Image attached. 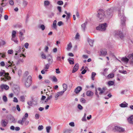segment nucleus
<instances>
[{
    "instance_id": "obj_1",
    "label": "nucleus",
    "mask_w": 133,
    "mask_h": 133,
    "mask_svg": "<svg viewBox=\"0 0 133 133\" xmlns=\"http://www.w3.org/2000/svg\"><path fill=\"white\" fill-rule=\"evenodd\" d=\"M115 8L112 7L104 11L102 9L99 10L97 12L96 15L97 19L101 22L102 21L105 17L109 18L111 17L115 11Z\"/></svg>"
},
{
    "instance_id": "obj_2",
    "label": "nucleus",
    "mask_w": 133,
    "mask_h": 133,
    "mask_svg": "<svg viewBox=\"0 0 133 133\" xmlns=\"http://www.w3.org/2000/svg\"><path fill=\"white\" fill-rule=\"evenodd\" d=\"M9 74L6 73L4 70H1V80L3 81L4 82L6 81L7 80L10 79L11 77L8 76Z\"/></svg>"
},
{
    "instance_id": "obj_3",
    "label": "nucleus",
    "mask_w": 133,
    "mask_h": 133,
    "mask_svg": "<svg viewBox=\"0 0 133 133\" xmlns=\"http://www.w3.org/2000/svg\"><path fill=\"white\" fill-rule=\"evenodd\" d=\"M118 16L121 19V23L122 26H125L126 21L124 15L123 10L119 9L118 10Z\"/></svg>"
},
{
    "instance_id": "obj_4",
    "label": "nucleus",
    "mask_w": 133,
    "mask_h": 133,
    "mask_svg": "<svg viewBox=\"0 0 133 133\" xmlns=\"http://www.w3.org/2000/svg\"><path fill=\"white\" fill-rule=\"evenodd\" d=\"M108 26V24L106 23L99 24L96 28V30L100 31H104L106 30Z\"/></svg>"
},
{
    "instance_id": "obj_5",
    "label": "nucleus",
    "mask_w": 133,
    "mask_h": 133,
    "mask_svg": "<svg viewBox=\"0 0 133 133\" xmlns=\"http://www.w3.org/2000/svg\"><path fill=\"white\" fill-rule=\"evenodd\" d=\"M8 63L7 62L5 64V67L7 68H8L9 67L10 68H12V71L14 73V70L16 69V68L15 66V64H13V62L9 61H8Z\"/></svg>"
},
{
    "instance_id": "obj_6",
    "label": "nucleus",
    "mask_w": 133,
    "mask_h": 133,
    "mask_svg": "<svg viewBox=\"0 0 133 133\" xmlns=\"http://www.w3.org/2000/svg\"><path fill=\"white\" fill-rule=\"evenodd\" d=\"M31 77L30 76H29L25 81V86L28 87L30 86L31 84Z\"/></svg>"
},
{
    "instance_id": "obj_7",
    "label": "nucleus",
    "mask_w": 133,
    "mask_h": 133,
    "mask_svg": "<svg viewBox=\"0 0 133 133\" xmlns=\"http://www.w3.org/2000/svg\"><path fill=\"white\" fill-rule=\"evenodd\" d=\"M113 130L114 131H117L119 132H123L124 131V128L117 126H115L113 128Z\"/></svg>"
},
{
    "instance_id": "obj_8",
    "label": "nucleus",
    "mask_w": 133,
    "mask_h": 133,
    "mask_svg": "<svg viewBox=\"0 0 133 133\" xmlns=\"http://www.w3.org/2000/svg\"><path fill=\"white\" fill-rule=\"evenodd\" d=\"M64 93V91H61L56 93L55 95V100H57L58 99V97L61 96Z\"/></svg>"
},
{
    "instance_id": "obj_9",
    "label": "nucleus",
    "mask_w": 133,
    "mask_h": 133,
    "mask_svg": "<svg viewBox=\"0 0 133 133\" xmlns=\"http://www.w3.org/2000/svg\"><path fill=\"white\" fill-rule=\"evenodd\" d=\"M115 32L116 34V36L119 37L121 39H122L124 37L123 33L121 31L118 30L115 31Z\"/></svg>"
},
{
    "instance_id": "obj_10",
    "label": "nucleus",
    "mask_w": 133,
    "mask_h": 133,
    "mask_svg": "<svg viewBox=\"0 0 133 133\" xmlns=\"http://www.w3.org/2000/svg\"><path fill=\"white\" fill-rule=\"evenodd\" d=\"M98 90L99 91V94L101 95L103 94V93L105 92V91L106 90V87H103L102 88H98Z\"/></svg>"
},
{
    "instance_id": "obj_11",
    "label": "nucleus",
    "mask_w": 133,
    "mask_h": 133,
    "mask_svg": "<svg viewBox=\"0 0 133 133\" xmlns=\"http://www.w3.org/2000/svg\"><path fill=\"white\" fill-rule=\"evenodd\" d=\"M26 119V118L25 117H23L21 119H20L17 122V123L22 125H23L24 124V122Z\"/></svg>"
},
{
    "instance_id": "obj_12",
    "label": "nucleus",
    "mask_w": 133,
    "mask_h": 133,
    "mask_svg": "<svg viewBox=\"0 0 133 133\" xmlns=\"http://www.w3.org/2000/svg\"><path fill=\"white\" fill-rule=\"evenodd\" d=\"M8 123L6 119L2 120L1 124L2 127H6Z\"/></svg>"
},
{
    "instance_id": "obj_13",
    "label": "nucleus",
    "mask_w": 133,
    "mask_h": 133,
    "mask_svg": "<svg viewBox=\"0 0 133 133\" xmlns=\"http://www.w3.org/2000/svg\"><path fill=\"white\" fill-rule=\"evenodd\" d=\"M128 57L131 60L130 61V63L131 65L133 66V53L128 55Z\"/></svg>"
},
{
    "instance_id": "obj_14",
    "label": "nucleus",
    "mask_w": 133,
    "mask_h": 133,
    "mask_svg": "<svg viewBox=\"0 0 133 133\" xmlns=\"http://www.w3.org/2000/svg\"><path fill=\"white\" fill-rule=\"evenodd\" d=\"M127 120L129 123L133 124V115H131L128 118Z\"/></svg>"
},
{
    "instance_id": "obj_15",
    "label": "nucleus",
    "mask_w": 133,
    "mask_h": 133,
    "mask_svg": "<svg viewBox=\"0 0 133 133\" xmlns=\"http://www.w3.org/2000/svg\"><path fill=\"white\" fill-rule=\"evenodd\" d=\"M78 69V63H76L74 66L72 72L73 73L76 72Z\"/></svg>"
},
{
    "instance_id": "obj_16",
    "label": "nucleus",
    "mask_w": 133,
    "mask_h": 133,
    "mask_svg": "<svg viewBox=\"0 0 133 133\" xmlns=\"http://www.w3.org/2000/svg\"><path fill=\"white\" fill-rule=\"evenodd\" d=\"M82 90V88L81 87L78 86L74 90V92L76 94L79 93Z\"/></svg>"
},
{
    "instance_id": "obj_17",
    "label": "nucleus",
    "mask_w": 133,
    "mask_h": 133,
    "mask_svg": "<svg viewBox=\"0 0 133 133\" xmlns=\"http://www.w3.org/2000/svg\"><path fill=\"white\" fill-rule=\"evenodd\" d=\"M128 104L125 102H124L120 104H119V106L122 108H125L127 107Z\"/></svg>"
},
{
    "instance_id": "obj_18",
    "label": "nucleus",
    "mask_w": 133,
    "mask_h": 133,
    "mask_svg": "<svg viewBox=\"0 0 133 133\" xmlns=\"http://www.w3.org/2000/svg\"><path fill=\"white\" fill-rule=\"evenodd\" d=\"M1 88H2V89H4L5 90H8L9 88V87L5 84H2L1 86Z\"/></svg>"
},
{
    "instance_id": "obj_19",
    "label": "nucleus",
    "mask_w": 133,
    "mask_h": 133,
    "mask_svg": "<svg viewBox=\"0 0 133 133\" xmlns=\"http://www.w3.org/2000/svg\"><path fill=\"white\" fill-rule=\"evenodd\" d=\"M48 60L49 64H51L53 62V60L51 58V57L50 55H49L48 56Z\"/></svg>"
},
{
    "instance_id": "obj_20",
    "label": "nucleus",
    "mask_w": 133,
    "mask_h": 133,
    "mask_svg": "<svg viewBox=\"0 0 133 133\" xmlns=\"http://www.w3.org/2000/svg\"><path fill=\"white\" fill-rule=\"evenodd\" d=\"M101 54L100 55V56H105L107 53V52L106 50L104 49V50H101L100 51Z\"/></svg>"
},
{
    "instance_id": "obj_21",
    "label": "nucleus",
    "mask_w": 133,
    "mask_h": 133,
    "mask_svg": "<svg viewBox=\"0 0 133 133\" xmlns=\"http://www.w3.org/2000/svg\"><path fill=\"white\" fill-rule=\"evenodd\" d=\"M93 94V92L90 91H88L86 93L87 95L88 96H92Z\"/></svg>"
},
{
    "instance_id": "obj_22",
    "label": "nucleus",
    "mask_w": 133,
    "mask_h": 133,
    "mask_svg": "<svg viewBox=\"0 0 133 133\" xmlns=\"http://www.w3.org/2000/svg\"><path fill=\"white\" fill-rule=\"evenodd\" d=\"M121 60L123 62L127 63L129 61V59L125 57H123L121 59Z\"/></svg>"
},
{
    "instance_id": "obj_23",
    "label": "nucleus",
    "mask_w": 133,
    "mask_h": 133,
    "mask_svg": "<svg viewBox=\"0 0 133 133\" xmlns=\"http://www.w3.org/2000/svg\"><path fill=\"white\" fill-rule=\"evenodd\" d=\"M38 99L37 98H32V102L33 104L34 105H36L37 104Z\"/></svg>"
},
{
    "instance_id": "obj_24",
    "label": "nucleus",
    "mask_w": 133,
    "mask_h": 133,
    "mask_svg": "<svg viewBox=\"0 0 133 133\" xmlns=\"http://www.w3.org/2000/svg\"><path fill=\"white\" fill-rule=\"evenodd\" d=\"M57 21L56 20H55L53 22V25H52V28L54 29H56L57 28V25H56V23H57Z\"/></svg>"
},
{
    "instance_id": "obj_25",
    "label": "nucleus",
    "mask_w": 133,
    "mask_h": 133,
    "mask_svg": "<svg viewBox=\"0 0 133 133\" xmlns=\"http://www.w3.org/2000/svg\"><path fill=\"white\" fill-rule=\"evenodd\" d=\"M87 22L86 21L84 23L82 24L81 25L82 28L84 31L85 30V29L86 27V25L87 24Z\"/></svg>"
},
{
    "instance_id": "obj_26",
    "label": "nucleus",
    "mask_w": 133,
    "mask_h": 133,
    "mask_svg": "<svg viewBox=\"0 0 133 133\" xmlns=\"http://www.w3.org/2000/svg\"><path fill=\"white\" fill-rule=\"evenodd\" d=\"M88 41L90 45L91 46H92L94 42V40L92 39H88Z\"/></svg>"
},
{
    "instance_id": "obj_27",
    "label": "nucleus",
    "mask_w": 133,
    "mask_h": 133,
    "mask_svg": "<svg viewBox=\"0 0 133 133\" xmlns=\"http://www.w3.org/2000/svg\"><path fill=\"white\" fill-rule=\"evenodd\" d=\"M38 28L39 29H40L41 30L43 31L45 29V26L43 24H40L38 25Z\"/></svg>"
},
{
    "instance_id": "obj_28",
    "label": "nucleus",
    "mask_w": 133,
    "mask_h": 133,
    "mask_svg": "<svg viewBox=\"0 0 133 133\" xmlns=\"http://www.w3.org/2000/svg\"><path fill=\"white\" fill-rule=\"evenodd\" d=\"M7 0H2V3H1V5L3 7H4L6 5V1Z\"/></svg>"
},
{
    "instance_id": "obj_29",
    "label": "nucleus",
    "mask_w": 133,
    "mask_h": 133,
    "mask_svg": "<svg viewBox=\"0 0 133 133\" xmlns=\"http://www.w3.org/2000/svg\"><path fill=\"white\" fill-rule=\"evenodd\" d=\"M63 89L62 91H64H64L67 89L68 87L66 84L65 83L63 84Z\"/></svg>"
},
{
    "instance_id": "obj_30",
    "label": "nucleus",
    "mask_w": 133,
    "mask_h": 133,
    "mask_svg": "<svg viewBox=\"0 0 133 133\" xmlns=\"http://www.w3.org/2000/svg\"><path fill=\"white\" fill-rule=\"evenodd\" d=\"M50 64H47L45 65L44 69L45 71H47V69H49Z\"/></svg>"
},
{
    "instance_id": "obj_31",
    "label": "nucleus",
    "mask_w": 133,
    "mask_h": 133,
    "mask_svg": "<svg viewBox=\"0 0 133 133\" xmlns=\"http://www.w3.org/2000/svg\"><path fill=\"white\" fill-rule=\"evenodd\" d=\"M71 59H72L73 60H74L73 58H69L68 59V61L70 64H74V62L73 61L71 60Z\"/></svg>"
},
{
    "instance_id": "obj_32",
    "label": "nucleus",
    "mask_w": 133,
    "mask_h": 133,
    "mask_svg": "<svg viewBox=\"0 0 133 133\" xmlns=\"http://www.w3.org/2000/svg\"><path fill=\"white\" fill-rule=\"evenodd\" d=\"M10 120L11 122L15 123L16 122L15 119L13 117H11L10 118Z\"/></svg>"
},
{
    "instance_id": "obj_33",
    "label": "nucleus",
    "mask_w": 133,
    "mask_h": 133,
    "mask_svg": "<svg viewBox=\"0 0 133 133\" xmlns=\"http://www.w3.org/2000/svg\"><path fill=\"white\" fill-rule=\"evenodd\" d=\"M16 32L15 30H13L12 33V38L15 37Z\"/></svg>"
},
{
    "instance_id": "obj_34",
    "label": "nucleus",
    "mask_w": 133,
    "mask_h": 133,
    "mask_svg": "<svg viewBox=\"0 0 133 133\" xmlns=\"http://www.w3.org/2000/svg\"><path fill=\"white\" fill-rule=\"evenodd\" d=\"M20 101L22 102H24L25 99V97L24 96H21L19 97Z\"/></svg>"
},
{
    "instance_id": "obj_35",
    "label": "nucleus",
    "mask_w": 133,
    "mask_h": 133,
    "mask_svg": "<svg viewBox=\"0 0 133 133\" xmlns=\"http://www.w3.org/2000/svg\"><path fill=\"white\" fill-rule=\"evenodd\" d=\"M6 42L4 40H1V46H3L6 44Z\"/></svg>"
},
{
    "instance_id": "obj_36",
    "label": "nucleus",
    "mask_w": 133,
    "mask_h": 133,
    "mask_svg": "<svg viewBox=\"0 0 133 133\" xmlns=\"http://www.w3.org/2000/svg\"><path fill=\"white\" fill-rule=\"evenodd\" d=\"M46 95H47V100L48 99L49 101L53 97V96L52 95H49L46 94Z\"/></svg>"
},
{
    "instance_id": "obj_37",
    "label": "nucleus",
    "mask_w": 133,
    "mask_h": 133,
    "mask_svg": "<svg viewBox=\"0 0 133 133\" xmlns=\"http://www.w3.org/2000/svg\"><path fill=\"white\" fill-rule=\"evenodd\" d=\"M25 32V30H20L19 32V33L20 34L19 36H23V34Z\"/></svg>"
},
{
    "instance_id": "obj_38",
    "label": "nucleus",
    "mask_w": 133,
    "mask_h": 133,
    "mask_svg": "<svg viewBox=\"0 0 133 133\" xmlns=\"http://www.w3.org/2000/svg\"><path fill=\"white\" fill-rule=\"evenodd\" d=\"M72 44L70 42L69 43L68 45V46L67 48H66V49L68 50H69L72 48Z\"/></svg>"
},
{
    "instance_id": "obj_39",
    "label": "nucleus",
    "mask_w": 133,
    "mask_h": 133,
    "mask_svg": "<svg viewBox=\"0 0 133 133\" xmlns=\"http://www.w3.org/2000/svg\"><path fill=\"white\" fill-rule=\"evenodd\" d=\"M108 83L109 86H110L113 85L114 83V82L112 81H109L108 82Z\"/></svg>"
},
{
    "instance_id": "obj_40",
    "label": "nucleus",
    "mask_w": 133,
    "mask_h": 133,
    "mask_svg": "<svg viewBox=\"0 0 133 133\" xmlns=\"http://www.w3.org/2000/svg\"><path fill=\"white\" fill-rule=\"evenodd\" d=\"M18 50L17 51H16V53L15 54V55H17V53H19L22 50V49L20 47H18Z\"/></svg>"
},
{
    "instance_id": "obj_41",
    "label": "nucleus",
    "mask_w": 133,
    "mask_h": 133,
    "mask_svg": "<svg viewBox=\"0 0 133 133\" xmlns=\"http://www.w3.org/2000/svg\"><path fill=\"white\" fill-rule=\"evenodd\" d=\"M114 74L111 73L110 74H109L108 76L107 77L108 78H112L114 76Z\"/></svg>"
},
{
    "instance_id": "obj_42",
    "label": "nucleus",
    "mask_w": 133,
    "mask_h": 133,
    "mask_svg": "<svg viewBox=\"0 0 133 133\" xmlns=\"http://www.w3.org/2000/svg\"><path fill=\"white\" fill-rule=\"evenodd\" d=\"M50 4V2L48 1H45L44 3V5L45 6L48 5Z\"/></svg>"
},
{
    "instance_id": "obj_43",
    "label": "nucleus",
    "mask_w": 133,
    "mask_h": 133,
    "mask_svg": "<svg viewBox=\"0 0 133 133\" xmlns=\"http://www.w3.org/2000/svg\"><path fill=\"white\" fill-rule=\"evenodd\" d=\"M96 73L95 72H92L91 74V78L93 80H94V78L96 75Z\"/></svg>"
},
{
    "instance_id": "obj_44",
    "label": "nucleus",
    "mask_w": 133,
    "mask_h": 133,
    "mask_svg": "<svg viewBox=\"0 0 133 133\" xmlns=\"http://www.w3.org/2000/svg\"><path fill=\"white\" fill-rule=\"evenodd\" d=\"M11 40L12 41H14L15 43H16L17 44L18 43V41L15 37L11 38Z\"/></svg>"
},
{
    "instance_id": "obj_45",
    "label": "nucleus",
    "mask_w": 133,
    "mask_h": 133,
    "mask_svg": "<svg viewBox=\"0 0 133 133\" xmlns=\"http://www.w3.org/2000/svg\"><path fill=\"white\" fill-rule=\"evenodd\" d=\"M41 56L42 58L43 59H46V56L45 54H44L43 52L41 53Z\"/></svg>"
},
{
    "instance_id": "obj_46",
    "label": "nucleus",
    "mask_w": 133,
    "mask_h": 133,
    "mask_svg": "<svg viewBox=\"0 0 133 133\" xmlns=\"http://www.w3.org/2000/svg\"><path fill=\"white\" fill-rule=\"evenodd\" d=\"M51 128V127L50 126L47 127L46 128V130L47 132L49 133L50 132V131Z\"/></svg>"
},
{
    "instance_id": "obj_47",
    "label": "nucleus",
    "mask_w": 133,
    "mask_h": 133,
    "mask_svg": "<svg viewBox=\"0 0 133 133\" xmlns=\"http://www.w3.org/2000/svg\"><path fill=\"white\" fill-rule=\"evenodd\" d=\"M86 114L85 113H84V115L82 119V121H86L87 120L86 118Z\"/></svg>"
},
{
    "instance_id": "obj_48",
    "label": "nucleus",
    "mask_w": 133,
    "mask_h": 133,
    "mask_svg": "<svg viewBox=\"0 0 133 133\" xmlns=\"http://www.w3.org/2000/svg\"><path fill=\"white\" fill-rule=\"evenodd\" d=\"M3 99L5 102H6L7 101V98L5 96H3Z\"/></svg>"
},
{
    "instance_id": "obj_49",
    "label": "nucleus",
    "mask_w": 133,
    "mask_h": 133,
    "mask_svg": "<svg viewBox=\"0 0 133 133\" xmlns=\"http://www.w3.org/2000/svg\"><path fill=\"white\" fill-rule=\"evenodd\" d=\"M28 2L25 1H23V5L24 7H25L28 4Z\"/></svg>"
},
{
    "instance_id": "obj_50",
    "label": "nucleus",
    "mask_w": 133,
    "mask_h": 133,
    "mask_svg": "<svg viewBox=\"0 0 133 133\" xmlns=\"http://www.w3.org/2000/svg\"><path fill=\"white\" fill-rule=\"evenodd\" d=\"M57 4L59 5H62L63 4V2L62 1H58L57 2Z\"/></svg>"
},
{
    "instance_id": "obj_51",
    "label": "nucleus",
    "mask_w": 133,
    "mask_h": 133,
    "mask_svg": "<svg viewBox=\"0 0 133 133\" xmlns=\"http://www.w3.org/2000/svg\"><path fill=\"white\" fill-rule=\"evenodd\" d=\"M78 108L79 110H81L83 109V107L80 104H78Z\"/></svg>"
},
{
    "instance_id": "obj_52",
    "label": "nucleus",
    "mask_w": 133,
    "mask_h": 133,
    "mask_svg": "<svg viewBox=\"0 0 133 133\" xmlns=\"http://www.w3.org/2000/svg\"><path fill=\"white\" fill-rule=\"evenodd\" d=\"M43 128V126L42 125H39L38 127V130H41Z\"/></svg>"
},
{
    "instance_id": "obj_53",
    "label": "nucleus",
    "mask_w": 133,
    "mask_h": 133,
    "mask_svg": "<svg viewBox=\"0 0 133 133\" xmlns=\"http://www.w3.org/2000/svg\"><path fill=\"white\" fill-rule=\"evenodd\" d=\"M9 3L11 5H13L14 4V2L12 0H10L9 1Z\"/></svg>"
},
{
    "instance_id": "obj_54",
    "label": "nucleus",
    "mask_w": 133,
    "mask_h": 133,
    "mask_svg": "<svg viewBox=\"0 0 133 133\" xmlns=\"http://www.w3.org/2000/svg\"><path fill=\"white\" fill-rule=\"evenodd\" d=\"M13 52V51L12 49L9 50L8 51V53L9 54H12Z\"/></svg>"
},
{
    "instance_id": "obj_55",
    "label": "nucleus",
    "mask_w": 133,
    "mask_h": 133,
    "mask_svg": "<svg viewBox=\"0 0 133 133\" xmlns=\"http://www.w3.org/2000/svg\"><path fill=\"white\" fill-rule=\"evenodd\" d=\"M80 101L82 103H85L86 101L85 99H84V98H82L81 99Z\"/></svg>"
},
{
    "instance_id": "obj_56",
    "label": "nucleus",
    "mask_w": 133,
    "mask_h": 133,
    "mask_svg": "<svg viewBox=\"0 0 133 133\" xmlns=\"http://www.w3.org/2000/svg\"><path fill=\"white\" fill-rule=\"evenodd\" d=\"M27 103L30 106H32L33 104L32 101H28V102Z\"/></svg>"
},
{
    "instance_id": "obj_57",
    "label": "nucleus",
    "mask_w": 133,
    "mask_h": 133,
    "mask_svg": "<svg viewBox=\"0 0 133 133\" xmlns=\"http://www.w3.org/2000/svg\"><path fill=\"white\" fill-rule=\"evenodd\" d=\"M119 72L120 73L123 74H125L127 73V71H122L121 70H119Z\"/></svg>"
},
{
    "instance_id": "obj_58",
    "label": "nucleus",
    "mask_w": 133,
    "mask_h": 133,
    "mask_svg": "<svg viewBox=\"0 0 133 133\" xmlns=\"http://www.w3.org/2000/svg\"><path fill=\"white\" fill-rule=\"evenodd\" d=\"M54 15V13L53 12H51L50 14H49V17L52 18L53 17Z\"/></svg>"
},
{
    "instance_id": "obj_59",
    "label": "nucleus",
    "mask_w": 133,
    "mask_h": 133,
    "mask_svg": "<svg viewBox=\"0 0 133 133\" xmlns=\"http://www.w3.org/2000/svg\"><path fill=\"white\" fill-rule=\"evenodd\" d=\"M29 46V44L28 43H26L24 44V46L26 49H28Z\"/></svg>"
},
{
    "instance_id": "obj_60",
    "label": "nucleus",
    "mask_w": 133,
    "mask_h": 133,
    "mask_svg": "<svg viewBox=\"0 0 133 133\" xmlns=\"http://www.w3.org/2000/svg\"><path fill=\"white\" fill-rule=\"evenodd\" d=\"M79 35L78 33H77L75 36V38L76 39H78L79 38Z\"/></svg>"
},
{
    "instance_id": "obj_61",
    "label": "nucleus",
    "mask_w": 133,
    "mask_h": 133,
    "mask_svg": "<svg viewBox=\"0 0 133 133\" xmlns=\"http://www.w3.org/2000/svg\"><path fill=\"white\" fill-rule=\"evenodd\" d=\"M39 115L38 114H36L35 115V118L36 119H39Z\"/></svg>"
},
{
    "instance_id": "obj_62",
    "label": "nucleus",
    "mask_w": 133,
    "mask_h": 133,
    "mask_svg": "<svg viewBox=\"0 0 133 133\" xmlns=\"http://www.w3.org/2000/svg\"><path fill=\"white\" fill-rule=\"evenodd\" d=\"M16 108L17 109L18 111L19 112L20 111L21 109L19 105H17Z\"/></svg>"
},
{
    "instance_id": "obj_63",
    "label": "nucleus",
    "mask_w": 133,
    "mask_h": 133,
    "mask_svg": "<svg viewBox=\"0 0 133 133\" xmlns=\"http://www.w3.org/2000/svg\"><path fill=\"white\" fill-rule=\"evenodd\" d=\"M5 65V64L3 61H2L1 62V66H4Z\"/></svg>"
},
{
    "instance_id": "obj_64",
    "label": "nucleus",
    "mask_w": 133,
    "mask_h": 133,
    "mask_svg": "<svg viewBox=\"0 0 133 133\" xmlns=\"http://www.w3.org/2000/svg\"><path fill=\"white\" fill-rule=\"evenodd\" d=\"M63 23L62 21H59L58 23V25L59 26L63 25Z\"/></svg>"
}]
</instances>
